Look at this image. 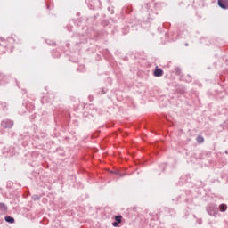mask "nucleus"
I'll use <instances>...</instances> for the list:
<instances>
[{
	"label": "nucleus",
	"instance_id": "5",
	"mask_svg": "<svg viewBox=\"0 0 228 228\" xmlns=\"http://www.w3.org/2000/svg\"><path fill=\"white\" fill-rule=\"evenodd\" d=\"M155 77H161L163 76V69H156L154 71Z\"/></svg>",
	"mask_w": 228,
	"mask_h": 228
},
{
	"label": "nucleus",
	"instance_id": "11",
	"mask_svg": "<svg viewBox=\"0 0 228 228\" xmlns=\"http://www.w3.org/2000/svg\"><path fill=\"white\" fill-rule=\"evenodd\" d=\"M186 46H188V44H185Z\"/></svg>",
	"mask_w": 228,
	"mask_h": 228
},
{
	"label": "nucleus",
	"instance_id": "6",
	"mask_svg": "<svg viewBox=\"0 0 228 228\" xmlns=\"http://www.w3.org/2000/svg\"><path fill=\"white\" fill-rule=\"evenodd\" d=\"M5 222H8L9 224H13L15 222V219L10 216H5Z\"/></svg>",
	"mask_w": 228,
	"mask_h": 228
},
{
	"label": "nucleus",
	"instance_id": "10",
	"mask_svg": "<svg viewBox=\"0 0 228 228\" xmlns=\"http://www.w3.org/2000/svg\"><path fill=\"white\" fill-rule=\"evenodd\" d=\"M115 174L117 175H119L120 177H124V174H120V172H115Z\"/></svg>",
	"mask_w": 228,
	"mask_h": 228
},
{
	"label": "nucleus",
	"instance_id": "1",
	"mask_svg": "<svg viewBox=\"0 0 228 228\" xmlns=\"http://www.w3.org/2000/svg\"><path fill=\"white\" fill-rule=\"evenodd\" d=\"M207 212L210 216H216V215H218V208H216L215 205H209L207 207Z\"/></svg>",
	"mask_w": 228,
	"mask_h": 228
},
{
	"label": "nucleus",
	"instance_id": "8",
	"mask_svg": "<svg viewBox=\"0 0 228 228\" xmlns=\"http://www.w3.org/2000/svg\"><path fill=\"white\" fill-rule=\"evenodd\" d=\"M196 140L198 143H204V137L200 135H199Z\"/></svg>",
	"mask_w": 228,
	"mask_h": 228
},
{
	"label": "nucleus",
	"instance_id": "3",
	"mask_svg": "<svg viewBox=\"0 0 228 228\" xmlns=\"http://www.w3.org/2000/svg\"><path fill=\"white\" fill-rule=\"evenodd\" d=\"M2 126L5 127V129H10L11 127H13V121H12V120L3 121Z\"/></svg>",
	"mask_w": 228,
	"mask_h": 228
},
{
	"label": "nucleus",
	"instance_id": "4",
	"mask_svg": "<svg viewBox=\"0 0 228 228\" xmlns=\"http://www.w3.org/2000/svg\"><path fill=\"white\" fill-rule=\"evenodd\" d=\"M122 223V216H116L115 222L112 223L113 227H118V224Z\"/></svg>",
	"mask_w": 228,
	"mask_h": 228
},
{
	"label": "nucleus",
	"instance_id": "7",
	"mask_svg": "<svg viewBox=\"0 0 228 228\" xmlns=\"http://www.w3.org/2000/svg\"><path fill=\"white\" fill-rule=\"evenodd\" d=\"M219 208H220V211H222L223 213L227 211V205L225 204H221Z\"/></svg>",
	"mask_w": 228,
	"mask_h": 228
},
{
	"label": "nucleus",
	"instance_id": "2",
	"mask_svg": "<svg viewBox=\"0 0 228 228\" xmlns=\"http://www.w3.org/2000/svg\"><path fill=\"white\" fill-rule=\"evenodd\" d=\"M218 6L223 10H227L228 8V0H218Z\"/></svg>",
	"mask_w": 228,
	"mask_h": 228
},
{
	"label": "nucleus",
	"instance_id": "9",
	"mask_svg": "<svg viewBox=\"0 0 228 228\" xmlns=\"http://www.w3.org/2000/svg\"><path fill=\"white\" fill-rule=\"evenodd\" d=\"M0 208L4 209V211H6V209H8V208H6V205L4 203H0Z\"/></svg>",
	"mask_w": 228,
	"mask_h": 228
}]
</instances>
